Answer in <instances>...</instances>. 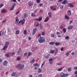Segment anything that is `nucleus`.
<instances>
[{
	"label": "nucleus",
	"mask_w": 77,
	"mask_h": 77,
	"mask_svg": "<svg viewBox=\"0 0 77 77\" xmlns=\"http://www.w3.org/2000/svg\"><path fill=\"white\" fill-rule=\"evenodd\" d=\"M27 54V52H26L24 54V56H26Z\"/></svg>",
	"instance_id": "obj_51"
},
{
	"label": "nucleus",
	"mask_w": 77,
	"mask_h": 77,
	"mask_svg": "<svg viewBox=\"0 0 77 77\" xmlns=\"http://www.w3.org/2000/svg\"><path fill=\"white\" fill-rule=\"evenodd\" d=\"M42 74H40L39 75H38V77H42Z\"/></svg>",
	"instance_id": "obj_43"
},
{
	"label": "nucleus",
	"mask_w": 77,
	"mask_h": 77,
	"mask_svg": "<svg viewBox=\"0 0 77 77\" xmlns=\"http://www.w3.org/2000/svg\"><path fill=\"white\" fill-rule=\"evenodd\" d=\"M64 18H65L66 19V20H69V17H68V16L67 15H65L64 16Z\"/></svg>",
	"instance_id": "obj_17"
},
{
	"label": "nucleus",
	"mask_w": 77,
	"mask_h": 77,
	"mask_svg": "<svg viewBox=\"0 0 77 77\" xmlns=\"http://www.w3.org/2000/svg\"><path fill=\"white\" fill-rule=\"evenodd\" d=\"M62 1H63V0H59L58 1V2L60 3V2H62Z\"/></svg>",
	"instance_id": "obj_59"
},
{
	"label": "nucleus",
	"mask_w": 77,
	"mask_h": 77,
	"mask_svg": "<svg viewBox=\"0 0 77 77\" xmlns=\"http://www.w3.org/2000/svg\"><path fill=\"white\" fill-rule=\"evenodd\" d=\"M68 6L70 8H73V7H74V5L71 3H69L68 4Z\"/></svg>",
	"instance_id": "obj_7"
},
{
	"label": "nucleus",
	"mask_w": 77,
	"mask_h": 77,
	"mask_svg": "<svg viewBox=\"0 0 77 77\" xmlns=\"http://www.w3.org/2000/svg\"><path fill=\"white\" fill-rule=\"evenodd\" d=\"M72 28H73V26H70L68 27V29H69L70 30H71Z\"/></svg>",
	"instance_id": "obj_21"
},
{
	"label": "nucleus",
	"mask_w": 77,
	"mask_h": 77,
	"mask_svg": "<svg viewBox=\"0 0 77 77\" xmlns=\"http://www.w3.org/2000/svg\"><path fill=\"white\" fill-rule=\"evenodd\" d=\"M63 26H61L60 27V29H61V30H62V29H63Z\"/></svg>",
	"instance_id": "obj_55"
},
{
	"label": "nucleus",
	"mask_w": 77,
	"mask_h": 77,
	"mask_svg": "<svg viewBox=\"0 0 77 77\" xmlns=\"http://www.w3.org/2000/svg\"><path fill=\"white\" fill-rule=\"evenodd\" d=\"M42 72V70L41 69H38V72L40 73Z\"/></svg>",
	"instance_id": "obj_40"
},
{
	"label": "nucleus",
	"mask_w": 77,
	"mask_h": 77,
	"mask_svg": "<svg viewBox=\"0 0 77 77\" xmlns=\"http://www.w3.org/2000/svg\"><path fill=\"white\" fill-rule=\"evenodd\" d=\"M62 68H60L58 69V71H62Z\"/></svg>",
	"instance_id": "obj_48"
},
{
	"label": "nucleus",
	"mask_w": 77,
	"mask_h": 77,
	"mask_svg": "<svg viewBox=\"0 0 77 77\" xmlns=\"http://www.w3.org/2000/svg\"><path fill=\"white\" fill-rule=\"evenodd\" d=\"M33 66H38V63H34L33 64Z\"/></svg>",
	"instance_id": "obj_41"
},
{
	"label": "nucleus",
	"mask_w": 77,
	"mask_h": 77,
	"mask_svg": "<svg viewBox=\"0 0 77 77\" xmlns=\"http://www.w3.org/2000/svg\"><path fill=\"white\" fill-rule=\"evenodd\" d=\"M29 77H33V76L32 75H29Z\"/></svg>",
	"instance_id": "obj_63"
},
{
	"label": "nucleus",
	"mask_w": 77,
	"mask_h": 77,
	"mask_svg": "<svg viewBox=\"0 0 77 77\" xmlns=\"http://www.w3.org/2000/svg\"><path fill=\"white\" fill-rule=\"evenodd\" d=\"M67 3H68V1H67L66 0H65L62 3V4H63V5H66V4Z\"/></svg>",
	"instance_id": "obj_9"
},
{
	"label": "nucleus",
	"mask_w": 77,
	"mask_h": 77,
	"mask_svg": "<svg viewBox=\"0 0 77 77\" xmlns=\"http://www.w3.org/2000/svg\"><path fill=\"white\" fill-rule=\"evenodd\" d=\"M19 21V20L18 19V17H16V20L15 21V24H17V23H18Z\"/></svg>",
	"instance_id": "obj_6"
},
{
	"label": "nucleus",
	"mask_w": 77,
	"mask_h": 77,
	"mask_svg": "<svg viewBox=\"0 0 77 77\" xmlns=\"http://www.w3.org/2000/svg\"><path fill=\"white\" fill-rule=\"evenodd\" d=\"M32 5H33V3L31 2H28V5L29 6H32Z\"/></svg>",
	"instance_id": "obj_10"
},
{
	"label": "nucleus",
	"mask_w": 77,
	"mask_h": 77,
	"mask_svg": "<svg viewBox=\"0 0 77 77\" xmlns=\"http://www.w3.org/2000/svg\"><path fill=\"white\" fill-rule=\"evenodd\" d=\"M17 60H21V58H20V57H18L17 58Z\"/></svg>",
	"instance_id": "obj_39"
},
{
	"label": "nucleus",
	"mask_w": 77,
	"mask_h": 77,
	"mask_svg": "<svg viewBox=\"0 0 77 77\" xmlns=\"http://www.w3.org/2000/svg\"><path fill=\"white\" fill-rule=\"evenodd\" d=\"M75 74H77V70L75 72Z\"/></svg>",
	"instance_id": "obj_64"
},
{
	"label": "nucleus",
	"mask_w": 77,
	"mask_h": 77,
	"mask_svg": "<svg viewBox=\"0 0 77 77\" xmlns=\"http://www.w3.org/2000/svg\"><path fill=\"white\" fill-rule=\"evenodd\" d=\"M8 62L7 61L5 60L4 61V62L3 63V65H4V66H6V65H7V64H8Z\"/></svg>",
	"instance_id": "obj_8"
},
{
	"label": "nucleus",
	"mask_w": 77,
	"mask_h": 77,
	"mask_svg": "<svg viewBox=\"0 0 77 77\" xmlns=\"http://www.w3.org/2000/svg\"><path fill=\"white\" fill-rule=\"evenodd\" d=\"M53 11H56V8H54L52 10Z\"/></svg>",
	"instance_id": "obj_60"
},
{
	"label": "nucleus",
	"mask_w": 77,
	"mask_h": 77,
	"mask_svg": "<svg viewBox=\"0 0 77 77\" xmlns=\"http://www.w3.org/2000/svg\"><path fill=\"white\" fill-rule=\"evenodd\" d=\"M3 6H4V4L2 3H1L0 4V8H2Z\"/></svg>",
	"instance_id": "obj_34"
},
{
	"label": "nucleus",
	"mask_w": 77,
	"mask_h": 77,
	"mask_svg": "<svg viewBox=\"0 0 77 77\" xmlns=\"http://www.w3.org/2000/svg\"><path fill=\"white\" fill-rule=\"evenodd\" d=\"M1 12L2 14H3V13L6 12V11L5 9H3L1 11Z\"/></svg>",
	"instance_id": "obj_14"
},
{
	"label": "nucleus",
	"mask_w": 77,
	"mask_h": 77,
	"mask_svg": "<svg viewBox=\"0 0 77 77\" xmlns=\"http://www.w3.org/2000/svg\"><path fill=\"white\" fill-rule=\"evenodd\" d=\"M55 45H57V46H58V45H60V44H61V43H58L57 42L55 43Z\"/></svg>",
	"instance_id": "obj_23"
},
{
	"label": "nucleus",
	"mask_w": 77,
	"mask_h": 77,
	"mask_svg": "<svg viewBox=\"0 0 77 77\" xmlns=\"http://www.w3.org/2000/svg\"><path fill=\"white\" fill-rule=\"evenodd\" d=\"M8 32H10L11 31V29H8Z\"/></svg>",
	"instance_id": "obj_61"
},
{
	"label": "nucleus",
	"mask_w": 77,
	"mask_h": 77,
	"mask_svg": "<svg viewBox=\"0 0 77 77\" xmlns=\"http://www.w3.org/2000/svg\"><path fill=\"white\" fill-rule=\"evenodd\" d=\"M65 39H69V36H66L65 37Z\"/></svg>",
	"instance_id": "obj_37"
},
{
	"label": "nucleus",
	"mask_w": 77,
	"mask_h": 77,
	"mask_svg": "<svg viewBox=\"0 0 77 77\" xmlns=\"http://www.w3.org/2000/svg\"><path fill=\"white\" fill-rule=\"evenodd\" d=\"M15 74H16V73L15 72H13L11 74V76H12V77H14V76L15 75Z\"/></svg>",
	"instance_id": "obj_28"
},
{
	"label": "nucleus",
	"mask_w": 77,
	"mask_h": 77,
	"mask_svg": "<svg viewBox=\"0 0 77 77\" xmlns=\"http://www.w3.org/2000/svg\"><path fill=\"white\" fill-rule=\"evenodd\" d=\"M74 69H75V70H77V67H75L74 68Z\"/></svg>",
	"instance_id": "obj_52"
},
{
	"label": "nucleus",
	"mask_w": 77,
	"mask_h": 77,
	"mask_svg": "<svg viewBox=\"0 0 77 77\" xmlns=\"http://www.w3.org/2000/svg\"><path fill=\"white\" fill-rule=\"evenodd\" d=\"M55 51L56 52H55L54 55H56L57 54V52H58V50H57V49H55Z\"/></svg>",
	"instance_id": "obj_18"
},
{
	"label": "nucleus",
	"mask_w": 77,
	"mask_h": 77,
	"mask_svg": "<svg viewBox=\"0 0 77 77\" xmlns=\"http://www.w3.org/2000/svg\"><path fill=\"white\" fill-rule=\"evenodd\" d=\"M36 2L38 3H40V2H41V0H36Z\"/></svg>",
	"instance_id": "obj_45"
},
{
	"label": "nucleus",
	"mask_w": 77,
	"mask_h": 77,
	"mask_svg": "<svg viewBox=\"0 0 77 77\" xmlns=\"http://www.w3.org/2000/svg\"><path fill=\"white\" fill-rule=\"evenodd\" d=\"M42 17H40L38 19V21H42Z\"/></svg>",
	"instance_id": "obj_16"
},
{
	"label": "nucleus",
	"mask_w": 77,
	"mask_h": 77,
	"mask_svg": "<svg viewBox=\"0 0 77 77\" xmlns=\"http://www.w3.org/2000/svg\"><path fill=\"white\" fill-rule=\"evenodd\" d=\"M66 56H68V55H69V54L68 52H66Z\"/></svg>",
	"instance_id": "obj_57"
},
{
	"label": "nucleus",
	"mask_w": 77,
	"mask_h": 77,
	"mask_svg": "<svg viewBox=\"0 0 77 77\" xmlns=\"http://www.w3.org/2000/svg\"><path fill=\"white\" fill-rule=\"evenodd\" d=\"M10 43L9 42H6L5 43V45H7V46H8L9 45Z\"/></svg>",
	"instance_id": "obj_24"
},
{
	"label": "nucleus",
	"mask_w": 77,
	"mask_h": 77,
	"mask_svg": "<svg viewBox=\"0 0 77 77\" xmlns=\"http://www.w3.org/2000/svg\"><path fill=\"white\" fill-rule=\"evenodd\" d=\"M15 33L16 35H18L20 33V31L19 30L16 31Z\"/></svg>",
	"instance_id": "obj_25"
},
{
	"label": "nucleus",
	"mask_w": 77,
	"mask_h": 77,
	"mask_svg": "<svg viewBox=\"0 0 77 77\" xmlns=\"http://www.w3.org/2000/svg\"><path fill=\"white\" fill-rule=\"evenodd\" d=\"M32 53L29 52L28 54V55L27 57V58L28 57H29V56H31V55H32Z\"/></svg>",
	"instance_id": "obj_29"
},
{
	"label": "nucleus",
	"mask_w": 77,
	"mask_h": 77,
	"mask_svg": "<svg viewBox=\"0 0 77 77\" xmlns=\"http://www.w3.org/2000/svg\"><path fill=\"white\" fill-rule=\"evenodd\" d=\"M63 31L64 33H66V28H63Z\"/></svg>",
	"instance_id": "obj_27"
},
{
	"label": "nucleus",
	"mask_w": 77,
	"mask_h": 77,
	"mask_svg": "<svg viewBox=\"0 0 77 77\" xmlns=\"http://www.w3.org/2000/svg\"><path fill=\"white\" fill-rule=\"evenodd\" d=\"M50 56V54H48L46 57H45V58H46L47 59L49 57V56Z\"/></svg>",
	"instance_id": "obj_42"
},
{
	"label": "nucleus",
	"mask_w": 77,
	"mask_h": 77,
	"mask_svg": "<svg viewBox=\"0 0 77 77\" xmlns=\"http://www.w3.org/2000/svg\"><path fill=\"white\" fill-rule=\"evenodd\" d=\"M5 56H6V57H9V54H5Z\"/></svg>",
	"instance_id": "obj_38"
},
{
	"label": "nucleus",
	"mask_w": 77,
	"mask_h": 77,
	"mask_svg": "<svg viewBox=\"0 0 77 77\" xmlns=\"http://www.w3.org/2000/svg\"><path fill=\"white\" fill-rule=\"evenodd\" d=\"M18 75H19V74L18 73H17V74H16V75L15 76V77H18L17 76H18Z\"/></svg>",
	"instance_id": "obj_62"
},
{
	"label": "nucleus",
	"mask_w": 77,
	"mask_h": 77,
	"mask_svg": "<svg viewBox=\"0 0 77 77\" xmlns=\"http://www.w3.org/2000/svg\"><path fill=\"white\" fill-rule=\"evenodd\" d=\"M42 35H45V32L43 31L42 33Z\"/></svg>",
	"instance_id": "obj_44"
},
{
	"label": "nucleus",
	"mask_w": 77,
	"mask_h": 77,
	"mask_svg": "<svg viewBox=\"0 0 77 77\" xmlns=\"http://www.w3.org/2000/svg\"><path fill=\"white\" fill-rule=\"evenodd\" d=\"M24 18H26V17H27V14L26 13H25L24 15Z\"/></svg>",
	"instance_id": "obj_46"
},
{
	"label": "nucleus",
	"mask_w": 77,
	"mask_h": 77,
	"mask_svg": "<svg viewBox=\"0 0 77 77\" xmlns=\"http://www.w3.org/2000/svg\"><path fill=\"white\" fill-rule=\"evenodd\" d=\"M19 50L20 51H19L17 53V54H19L20 53V52H21V49L20 48H19Z\"/></svg>",
	"instance_id": "obj_31"
},
{
	"label": "nucleus",
	"mask_w": 77,
	"mask_h": 77,
	"mask_svg": "<svg viewBox=\"0 0 77 77\" xmlns=\"http://www.w3.org/2000/svg\"><path fill=\"white\" fill-rule=\"evenodd\" d=\"M37 30V29H36V28H35V29H34L32 31V34L33 35H35V32H36Z\"/></svg>",
	"instance_id": "obj_5"
},
{
	"label": "nucleus",
	"mask_w": 77,
	"mask_h": 77,
	"mask_svg": "<svg viewBox=\"0 0 77 77\" xmlns=\"http://www.w3.org/2000/svg\"><path fill=\"white\" fill-rule=\"evenodd\" d=\"M38 42L39 43H44L45 42V39L42 37H40L38 39Z\"/></svg>",
	"instance_id": "obj_2"
},
{
	"label": "nucleus",
	"mask_w": 77,
	"mask_h": 77,
	"mask_svg": "<svg viewBox=\"0 0 77 77\" xmlns=\"http://www.w3.org/2000/svg\"><path fill=\"white\" fill-rule=\"evenodd\" d=\"M23 34L24 35H27V31L26 30H24L23 31Z\"/></svg>",
	"instance_id": "obj_33"
},
{
	"label": "nucleus",
	"mask_w": 77,
	"mask_h": 77,
	"mask_svg": "<svg viewBox=\"0 0 77 77\" xmlns=\"http://www.w3.org/2000/svg\"><path fill=\"white\" fill-rule=\"evenodd\" d=\"M56 34L58 36V37H59V38H61V36H60V35H59L60 34V32H56Z\"/></svg>",
	"instance_id": "obj_19"
},
{
	"label": "nucleus",
	"mask_w": 77,
	"mask_h": 77,
	"mask_svg": "<svg viewBox=\"0 0 77 77\" xmlns=\"http://www.w3.org/2000/svg\"><path fill=\"white\" fill-rule=\"evenodd\" d=\"M14 8H15V5H13L12 7L10 8V11H12L13 10Z\"/></svg>",
	"instance_id": "obj_22"
},
{
	"label": "nucleus",
	"mask_w": 77,
	"mask_h": 77,
	"mask_svg": "<svg viewBox=\"0 0 77 77\" xmlns=\"http://www.w3.org/2000/svg\"><path fill=\"white\" fill-rule=\"evenodd\" d=\"M53 59H51V58H50L49 59V63L50 65H51V64H53Z\"/></svg>",
	"instance_id": "obj_4"
},
{
	"label": "nucleus",
	"mask_w": 77,
	"mask_h": 77,
	"mask_svg": "<svg viewBox=\"0 0 77 77\" xmlns=\"http://www.w3.org/2000/svg\"><path fill=\"white\" fill-rule=\"evenodd\" d=\"M49 17L50 18L51 17V12H49L48 13Z\"/></svg>",
	"instance_id": "obj_32"
},
{
	"label": "nucleus",
	"mask_w": 77,
	"mask_h": 77,
	"mask_svg": "<svg viewBox=\"0 0 77 77\" xmlns=\"http://www.w3.org/2000/svg\"><path fill=\"white\" fill-rule=\"evenodd\" d=\"M68 71H71V68H68Z\"/></svg>",
	"instance_id": "obj_49"
},
{
	"label": "nucleus",
	"mask_w": 77,
	"mask_h": 77,
	"mask_svg": "<svg viewBox=\"0 0 77 77\" xmlns=\"http://www.w3.org/2000/svg\"><path fill=\"white\" fill-rule=\"evenodd\" d=\"M6 20H5L2 21V23H4L6 22Z\"/></svg>",
	"instance_id": "obj_56"
},
{
	"label": "nucleus",
	"mask_w": 77,
	"mask_h": 77,
	"mask_svg": "<svg viewBox=\"0 0 77 77\" xmlns=\"http://www.w3.org/2000/svg\"><path fill=\"white\" fill-rule=\"evenodd\" d=\"M55 43V42H51L50 43V45H53V44H54Z\"/></svg>",
	"instance_id": "obj_30"
},
{
	"label": "nucleus",
	"mask_w": 77,
	"mask_h": 77,
	"mask_svg": "<svg viewBox=\"0 0 77 77\" xmlns=\"http://www.w3.org/2000/svg\"><path fill=\"white\" fill-rule=\"evenodd\" d=\"M67 14L69 15H71V12L69 10L67 11Z\"/></svg>",
	"instance_id": "obj_13"
},
{
	"label": "nucleus",
	"mask_w": 77,
	"mask_h": 77,
	"mask_svg": "<svg viewBox=\"0 0 77 77\" xmlns=\"http://www.w3.org/2000/svg\"><path fill=\"white\" fill-rule=\"evenodd\" d=\"M48 20H49V17H47L45 18V20L44 21V22H47Z\"/></svg>",
	"instance_id": "obj_12"
},
{
	"label": "nucleus",
	"mask_w": 77,
	"mask_h": 77,
	"mask_svg": "<svg viewBox=\"0 0 77 77\" xmlns=\"http://www.w3.org/2000/svg\"><path fill=\"white\" fill-rule=\"evenodd\" d=\"M31 16L32 17H36V14H35L34 13H32L31 14Z\"/></svg>",
	"instance_id": "obj_26"
},
{
	"label": "nucleus",
	"mask_w": 77,
	"mask_h": 77,
	"mask_svg": "<svg viewBox=\"0 0 77 77\" xmlns=\"http://www.w3.org/2000/svg\"><path fill=\"white\" fill-rule=\"evenodd\" d=\"M60 50H61V51H63V48L62 47L60 49Z\"/></svg>",
	"instance_id": "obj_58"
},
{
	"label": "nucleus",
	"mask_w": 77,
	"mask_h": 77,
	"mask_svg": "<svg viewBox=\"0 0 77 77\" xmlns=\"http://www.w3.org/2000/svg\"><path fill=\"white\" fill-rule=\"evenodd\" d=\"M39 25H40V29H41V30H42V28H43V26H42V25H41V24H39Z\"/></svg>",
	"instance_id": "obj_36"
},
{
	"label": "nucleus",
	"mask_w": 77,
	"mask_h": 77,
	"mask_svg": "<svg viewBox=\"0 0 77 77\" xmlns=\"http://www.w3.org/2000/svg\"><path fill=\"white\" fill-rule=\"evenodd\" d=\"M8 48V46L7 45H5L4 46V47L3 48L2 50H4V51H5V50L6 48Z\"/></svg>",
	"instance_id": "obj_11"
},
{
	"label": "nucleus",
	"mask_w": 77,
	"mask_h": 77,
	"mask_svg": "<svg viewBox=\"0 0 77 77\" xmlns=\"http://www.w3.org/2000/svg\"><path fill=\"white\" fill-rule=\"evenodd\" d=\"M51 37H54V34H51Z\"/></svg>",
	"instance_id": "obj_54"
},
{
	"label": "nucleus",
	"mask_w": 77,
	"mask_h": 77,
	"mask_svg": "<svg viewBox=\"0 0 77 77\" xmlns=\"http://www.w3.org/2000/svg\"><path fill=\"white\" fill-rule=\"evenodd\" d=\"M63 8V5H61L60 6V8L62 9Z\"/></svg>",
	"instance_id": "obj_47"
},
{
	"label": "nucleus",
	"mask_w": 77,
	"mask_h": 77,
	"mask_svg": "<svg viewBox=\"0 0 77 77\" xmlns=\"http://www.w3.org/2000/svg\"><path fill=\"white\" fill-rule=\"evenodd\" d=\"M69 75L68 73L65 74L64 73L61 72L60 74V77H66Z\"/></svg>",
	"instance_id": "obj_3"
},
{
	"label": "nucleus",
	"mask_w": 77,
	"mask_h": 77,
	"mask_svg": "<svg viewBox=\"0 0 77 77\" xmlns=\"http://www.w3.org/2000/svg\"><path fill=\"white\" fill-rule=\"evenodd\" d=\"M26 21V20L23 19L22 21V25H23L24 24V23Z\"/></svg>",
	"instance_id": "obj_20"
},
{
	"label": "nucleus",
	"mask_w": 77,
	"mask_h": 77,
	"mask_svg": "<svg viewBox=\"0 0 77 77\" xmlns=\"http://www.w3.org/2000/svg\"><path fill=\"white\" fill-rule=\"evenodd\" d=\"M54 50H51L50 51V53H54Z\"/></svg>",
	"instance_id": "obj_35"
},
{
	"label": "nucleus",
	"mask_w": 77,
	"mask_h": 77,
	"mask_svg": "<svg viewBox=\"0 0 77 77\" xmlns=\"http://www.w3.org/2000/svg\"><path fill=\"white\" fill-rule=\"evenodd\" d=\"M10 54L12 56H13L15 54V53H12V52H11Z\"/></svg>",
	"instance_id": "obj_50"
},
{
	"label": "nucleus",
	"mask_w": 77,
	"mask_h": 77,
	"mask_svg": "<svg viewBox=\"0 0 77 77\" xmlns=\"http://www.w3.org/2000/svg\"><path fill=\"white\" fill-rule=\"evenodd\" d=\"M16 68L20 70L23 69L24 68V65L23 64H18L16 66Z\"/></svg>",
	"instance_id": "obj_1"
},
{
	"label": "nucleus",
	"mask_w": 77,
	"mask_h": 77,
	"mask_svg": "<svg viewBox=\"0 0 77 77\" xmlns=\"http://www.w3.org/2000/svg\"><path fill=\"white\" fill-rule=\"evenodd\" d=\"M35 60L34 58L31 60L30 63H33L35 62Z\"/></svg>",
	"instance_id": "obj_15"
},
{
	"label": "nucleus",
	"mask_w": 77,
	"mask_h": 77,
	"mask_svg": "<svg viewBox=\"0 0 77 77\" xmlns=\"http://www.w3.org/2000/svg\"><path fill=\"white\" fill-rule=\"evenodd\" d=\"M50 8L51 9H53V6H51L50 7Z\"/></svg>",
	"instance_id": "obj_53"
}]
</instances>
